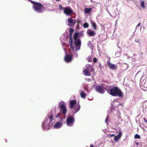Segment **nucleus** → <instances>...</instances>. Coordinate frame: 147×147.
<instances>
[{
  "instance_id": "obj_38",
  "label": "nucleus",
  "mask_w": 147,
  "mask_h": 147,
  "mask_svg": "<svg viewBox=\"0 0 147 147\" xmlns=\"http://www.w3.org/2000/svg\"><path fill=\"white\" fill-rule=\"evenodd\" d=\"M136 144L137 145H139V144L138 142H136Z\"/></svg>"
},
{
  "instance_id": "obj_14",
  "label": "nucleus",
  "mask_w": 147,
  "mask_h": 147,
  "mask_svg": "<svg viewBox=\"0 0 147 147\" xmlns=\"http://www.w3.org/2000/svg\"><path fill=\"white\" fill-rule=\"evenodd\" d=\"M122 136V133L120 131L117 136H115L114 137V140L115 141L117 142L120 138Z\"/></svg>"
},
{
  "instance_id": "obj_25",
  "label": "nucleus",
  "mask_w": 147,
  "mask_h": 147,
  "mask_svg": "<svg viewBox=\"0 0 147 147\" xmlns=\"http://www.w3.org/2000/svg\"><path fill=\"white\" fill-rule=\"evenodd\" d=\"M109 116H107L106 117V119L105 120V122L107 124H108L109 122Z\"/></svg>"
},
{
  "instance_id": "obj_2",
  "label": "nucleus",
  "mask_w": 147,
  "mask_h": 147,
  "mask_svg": "<svg viewBox=\"0 0 147 147\" xmlns=\"http://www.w3.org/2000/svg\"><path fill=\"white\" fill-rule=\"evenodd\" d=\"M52 114L49 115L48 117H46L42 124V127L44 130H47L50 128L51 123L54 120Z\"/></svg>"
},
{
  "instance_id": "obj_13",
  "label": "nucleus",
  "mask_w": 147,
  "mask_h": 147,
  "mask_svg": "<svg viewBox=\"0 0 147 147\" xmlns=\"http://www.w3.org/2000/svg\"><path fill=\"white\" fill-rule=\"evenodd\" d=\"M107 63L108 65L111 69H115L117 68L116 65L111 63L110 61H108Z\"/></svg>"
},
{
  "instance_id": "obj_3",
  "label": "nucleus",
  "mask_w": 147,
  "mask_h": 147,
  "mask_svg": "<svg viewBox=\"0 0 147 147\" xmlns=\"http://www.w3.org/2000/svg\"><path fill=\"white\" fill-rule=\"evenodd\" d=\"M69 104V108L74 114H75L80 110V105L78 104H76V101L75 100H70Z\"/></svg>"
},
{
  "instance_id": "obj_26",
  "label": "nucleus",
  "mask_w": 147,
  "mask_h": 147,
  "mask_svg": "<svg viewBox=\"0 0 147 147\" xmlns=\"http://www.w3.org/2000/svg\"><path fill=\"white\" fill-rule=\"evenodd\" d=\"M134 138L135 139H140V137L139 135L138 134H136L134 136Z\"/></svg>"
},
{
  "instance_id": "obj_5",
  "label": "nucleus",
  "mask_w": 147,
  "mask_h": 147,
  "mask_svg": "<svg viewBox=\"0 0 147 147\" xmlns=\"http://www.w3.org/2000/svg\"><path fill=\"white\" fill-rule=\"evenodd\" d=\"M93 71V66L87 64L83 68V74L86 76H90Z\"/></svg>"
},
{
  "instance_id": "obj_42",
  "label": "nucleus",
  "mask_w": 147,
  "mask_h": 147,
  "mask_svg": "<svg viewBox=\"0 0 147 147\" xmlns=\"http://www.w3.org/2000/svg\"><path fill=\"white\" fill-rule=\"evenodd\" d=\"M119 115H120V112H119Z\"/></svg>"
},
{
  "instance_id": "obj_39",
  "label": "nucleus",
  "mask_w": 147,
  "mask_h": 147,
  "mask_svg": "<svg viewBox=\"0 0 147 147\" xmlns=\"http://www.w3.org/2000/svg\"><path fill=\"white\" fill-rule=\"evenodd\" d=\"M90 147H94V145H93V144H91L90 145Z\"/></svg>"
},
{
  "instance_id": "obj_19",
  "label": "nucleus",
  "mask_w": 147,
  "mask_h": 147,
  "mask_svg": "<svg viewBox=\"0 0 147 147\" xmlns=\"http://www.w3.org/2000/svg\"><path fill=\"white\" fill-rule=\"evenodd\" d=\"M139 2L141 7L143 9L145 8V6L144 5V2L142 0H140Z\"/></svg>"
},
{
  "instance_id": "obj_24",
  "label": "nucleus",
  "mask_w": 147,
  "mask_h": 147,
  "mask_svg": "<svg viewBox=\"0 0 147 147\" xmlns=\"http://www.w3.org/2000/svg\"><path fill=\"white\" fill-rule=\"evenodd\" d=\"M121 51L116 52L115 54V56H116L117 57H119L121 55Z\"/></svg>"
},
{
  "instance_id": "obj_20",
  "label": "nucleus",
  "mask_w": 147,
  "mask_h": 147,
  "mask_svg": "<svg viewBox=\"0 0 147 147\" xmlns=\"http://www.w3.org/2000/svg\"><path fill=\"white\" fill-rule=\"evenodd\" d=\"M81 97L82 98H85L86 96V94L83 91H81L80 93Z\"/></svg>"
},
{
  "instance_id": "obj_6",
  "label": "nucleus",
  "mask_w": 147,
  "mask_h": 147,
  "mask_svg": "<svg viewBox=\"0 0 147 147\" xmlns=\"http://www.w3.org/2000/svg\"><path fill=\"white\" fill-rule=\"evenodd\" d=\"M59 107L61 113L65 115L67 112V110L65 102L63 101H60L59 103Z\"/></svg>"
},
{
  "instance_id": "obj_37",
  "label": "nucleus",
  "mask_w": 147,
  "mask_h": 147,
  "mask_svg": "<svg viewBox=\"0 0 147 147\" xmlns=\"http://www.w3.org/2000/svg\"><path fill=\"white\" fill-rule=\"evenodd\" d=\"M88 62H90L91 61V59H90V58H88Z\"/></svg>"
},
{
  "instance_id": "obj_33",
  "label": "nucleus",
  "mask_w": 147,
  "mask_h": 147,
  "mask_svg": "<svg viewBox=\"0 0 147 147\" xmlns=\"http://www.w3.org/2000/svg\"><path fill=\"white\" fill-rule=\"evenodd\" d=\"M59 7L60 9H63L64 10V9H63L64 8H63L62 6H61V5L60 4L59 5Z\"/></svg>"
},
{
  "instance_id": "obj_27",
  "label": "nucleus",
  "mask_w": 147,
  "mask_h": 147,
  "mask_svg": "<svg viewBox=\"0 0 147 147\" xmlns=\"http://www.w3.org/2000/svg\"><path fill=\"white\" fill-rule=\"evenodd\" d=\"M61 112H60V113H59L57 114L56 115H55V118H57L60 117V116L61 115Z\"/></svg>"
},
{
  "instance_id": "obj_30",
  "label": "nucleus",
  "mask_w": 147,
  "mask_h": 147,
  "mask_svg": "<svg viewBox=\"0 0 147 147\" xmlns=\"http://www.w3.org/2000/svg\"><path fill=\"white\" fill-rule=\"evenodd\" d=\"M115 135L114 134H109V137H111L114 136Z\"/></svg>"
},
{
  "instance_id": "obj_9",
  "label": "nucleus",
  "mask_w": 147,
  "mask_h": 147,
  "mask_svg": "<svg viewBox=\"0 0 147 147\" xmlns=\"http://www.w3.org/2000/svg\"><path fill=\"white\" fill-rule=\"evenodd\" d=\"M75 56L76 57V55L74 53L73 50L70 54L67 55L66 54L64 57V60L66 62H69L71 61L72 59V56Z\"/></svg>"
},
{
  "instance_id": "obj_7",
  "label": "nucleus",
  "mask_w": 147,
  "mask_h": 147,
  "mask_svg": "<svg viewBox=\"0 0 147 147\" xmlns=\"http://www.w3.org/2000/svg\"><path fill=\"white\" fill-rule=\"evenodd\" d=\"M31 2L34 4L33 7L35 11L38 13H40L42 7V5L40 3L34 1H32Z\"/></svg>"
},
{
  "instance_id": "obj_21",
  "label": "nucleus",
  "mask_w": 147,
  "mask_h": 147,
  "mask_svg": "<svg viewBox=\"0 0 147 147\" xmlns=\"http://www.w3.org/2000/svg\"><path fill=\"white\" fill-rule=\"evenodd\" d=\"M88 46L91 49H92L93 48V45L91 43L90 41H89L88 42Z\"/></svg>"
},
{
  "instance_id": "obj_32",
  "label": "nucleus",
  "mask_w": 147,
  "mask_h": 147,
  "mask_svg": "<svg viewBox=\"0 0 147 147\" xmlns=\"http://www.w3.org/2000/svg\"><path fill=\"white\" fill-rule=\"evenodd\" d=\"M97 61V59L95 58H94L93 59V61L94 63H96V62Z\"/></svg>"
},
{
  "instance_id": "obj_15",
  "label": "nucleus",
  "mask_w": 147,
  "mask_h": 147,
  "mask_svg": "<svg viewBox=\"0 0 147 147\" xmlns=\"http://www.w3.org/2000/svg\"><path fill=\"white\" fill-rule=\"evenodd\" d=\"M75 21L74 20H73L71 18H69L67 20V23L68 24L69 26H71V25L69 24H74L75 23Z\"/></svg>"
},
{
  "instance_id": "obj_40",
  "label": "nucleus",
  "mask_w": 147,
  "mask_h": 147,
  "mask_svg": "<svg viewBox=\"0 0 147 147\" xmlns=\"http://www.w3.org/2000/svg\"><path fill=\"white\" fill-rule=\"evenodd\" d=\"M144 120L145 121H146V122H147V121L146 120V119L145 118H144Z\"/></svg>"
},
{
  "instance_id": "obj_16",
  "label": "nucleus",
  "mask_w": 147,
  "mask_h": 147,
  "mask_svg": "<svg viewBox=\"0 0 147 147\" xmlns=\"http://www.w3.org/2000/svg\"><path fill=\"white\" fill-rule=\"evenodd\" d=\"M119 102L117 101V100H114L113 102L111 103V105L112 106L114 107H118Z\"/></svg>"
},
{
  "instance_id": "obj_10",
  "label": "nucleus",
  "mask_w": 147,
  "mask_h": 147,
  "mask_svg": "<svg viewBox=\"0 0 147 147\" xmlns=\"http://www.w3.org/2000/svg\"><path fill=\"white\" fill-rule=\"evenodd\" d=\"M60 121L59 122H57L54 125L53 127L55 129H59L61 127L63 124L62 121L63 119L62 117L60 118Z\"/></svg>"
},
{
  "instance_id": "obj_28",
  "label": "nucleus",
  "mask_w": 147,
  "mask_h": 147,
  "mask_svg": "<svg viewBox=\"0 0 147 147\" xmlns=\"http://www.w3.org/2000/svg\"><path fill=\"white\" fill-rule=\"evenodd\" d=\"M84 89L87 92H90V91L89 90L88 88L86 87H84Z\"/></svg>"
},
{
  "instance_id": "obj_34",
  "label": "nucleus",
  "mask_w": 147,
  "mask_h": 147,
  "mask_svg": "<svg viewBox=\"0 0 147 147\" xmlns=\"http://www.w3.org/2000/svg\"><path fill=\"white\" fill-rule=\"evenodd\" d=\"M123 106V104L122 103H119V102L118 106Z\"/></svg>"
},
{
  "instance_id": "obj_35",
  "label": "nucleus",
  "mask_w": 147,
  "mask_h": 147,
  "mask_svg": "<svg viewBox=\"0 0 147 147\" xmlns=\"http://www.w3.org/2000/svg\"><path fill=\"white\" fill-rule=\"evenodd\" d=\"M141 25V23H139L137 25V26H136V28H137V27H139L140 26V25Z\"/></svg>"
},
{
  "instance_id": "obj_29",
  "label": "nucleus",
  "mask_w": 147,
  "mask_h": 147,
  "mask_svg": "<svg viewBox=\"0 0 147 147\" xmlns=\"http://www.w3.org/2000/svg\"><path fill=\"white\" fill-rule=\"evenodd\" d=\"M85 80L88 82H91L92 81V80L90 78H85Z\"/></svg>"
},
{
  "instance_id": "obj_18",
  "label": "nucleus",
  "mask_w": 147,
  "mask_h": 147,
  "mask_svg": "<svg viewBox=\"0 0 147 147\" xmlns=\"http://www.w3.org/2000/svg\"><path fill=\"white\" fill-rule=\"evenodd\" d=\"M92 10L91 8H88L86 7H85L84 11L85 13H90Z\"/></svg>"
},
{
  "instance_id": "obj_22",
  "label": "nucleus",
  "mask_w": 147,
  "mask_h": 147,
  "mask_svg": "<svg viewBox=\"0 0 147 147\" xmlns=\"http://www.w3.org/2000/svg\"><path fill=\"white\" fill-rule=\"evenodd\" d=\"M91 24H92V27L94 28V30H96V24L94 22L92 21V20H91Z\"/></svg>"
},
{
  "instance_id": "obj_8",
  "label": "nucleus",
  "mask_w": 147,
  "mask_h": 147,
  "mask_svg": "<svg viewBox=\"0 0 147 147\" xmlns=\"http://www.w3.org/2000/svg\"><path fill=\"white\" fill-rule=\"evenodd\" d=\"M75 119L74 117L71 116H68L66 119V125L69 127H73L74 124Z\"/></svg>"
},
{
  "instance_id": "obj_12",
  "label": "nucleus",
  "mask_w": 147,
  "mask_h": 147,
  "mask_svg": "<svg viewBox=\"0 0 147 147\" xmlns=\"http://www.w3.org/2000/svg\"><path fill=\"white\" fill-rule=\"evenodd\" d=\"M64 13L67 15H69L73 11L70 7H66L63 8Z\"/></svg>"
},
{
  "instance_id": "obj_41",
  "label": "nucleus",
  "mask_w": 147,
  "mask_h": 147,
  "mask_svg": "<svg viewBox=\"0 0 147 147\" xmlns=\"http://www.w3.org/2000/svg\"><path fill=\"white\" fill-rule=\"evenodd\" d=\"M129 58H130V57H127V59H129Z\"/></svg>"
},
{
  "instance_id": "obj_11",
  "label": "nucleus",
  "mask_w": 147,
  "mask_h": 147,
  "mask_svg": "<svg viewBox=\"0 0 147 147\" xmlns=\"http://www.w3.org/2000/svg\"><path fill=\"white\" fill-rule=\"evenodd\" d=\"M96 91L99 93L103 94L104 93L105 90L103 86L98 85L96 86L95 88Z\"/></svg>"
},
{
  "instance_id": "obj_31",
  "label": "nucleus",
  "mask_w": 147,
  "mask_h": 147,
  "mask_svg": "<svg viewBox=\"0 0 147 147\" xmlns=\"http://www.w3.org/2000/svg\"><path fill=\"white\" fill-rule=\"evenodd\" d=\"M113 107V106L111 108V111L112 112H113L115 110L114 108Z\"/></svg>"
},
{
  "instance_id": "obj_17",
  "label": "nucleus",
  "mask_w": 147,
  "mask_h": 147,
  "mask_svg": "<svg viewBox=\"0 0 147 147\" xmlns=\"http://www.w3.org/2000/svg\"><path fill=\"white\" fill-rule=\"evenodd\" d=\"M87 33L90 36H92L95 35V32L91 30H88L87 32Z\"/></svg>"
},
{
  "instance_id": "obj_1",
  "label": "nucleus",
  "mask_w": 147,
  "mask_h": 147,
  "mask_svg": "<svg viewBox=\"0 0 147 147\" xmlns=\"http://www.w3.org/2000/svg\"><path fill=\"white\" fill-rule=\"evenodd\" d=\"M78 36L79 34L78 33H76L74 34V46H73V42L71 35L70 36L69 35L70 39L69 41L70 47L73 50L74 53L76 55V58L78 57L77 51L80 50L81 46V41L80 39L78 38Z\"/></svg>"
},
{
  "instance_id": "obj_4",
  "label": "nucleus",
  "mask_w": 147,
  "mask_h": 147,
  "mask_svg": "<svg viewBox=\"0 0 147 147\" xmlns=\"http://www.w3.org/2000/svg\"><path fill=\"white\" fill-rule=\"evenodd\" d=\"M108 92L110 94L113 96H119L122 97L123 94L122 92L118 88L114 87V88H111L110 90H108Z\"/></svg>"
},
{
  "instance_id": "obj_36",
  "label": "nucleus",
  "mask_w": 147,
  "mask_h": 147,
  "mask_svg": "<svg viewBox=\"0 0 147 147\" xmlns=\"http://www.w3.org/2000/svg\"><path fill=\"white\" fill-rule=\"evenodd\" d=\"M73 29L70 28V33H71L72 32H73Z\"/></svg>"
},
{
  "instance_id": "obj_45",
  "label": "nucleus",
  "mask_w": 147,
  "mask_h": 147,
  "mask_svg": "<svg viewBox=\"0 0 147 147\" xmlns=\"http://www.w3.org/2000/svg\"><path fill=\"white\" fill-rule=\"evenodd\" d=\"M86 147H88V146H86Z\"/></svg>"
},
{
  "instance_id": "obj_43",
  "label": "nucleus",
  "mask_w": 147,
  "mask_h": 147,
  "mask_svg": "<svg viewBox=\"0 0 147 147\" xmlns=\"http://www.w3.org/2000/svg\"><path fill=\"white\" fill-rule=\"evenodd\" d=\"M57 1H59V0H56Z\"/></svg>"
},
{
  "instance_id": "obj_23",
  "label": "nucleus",
  "mask_w": 147,
  "mask_h": 147,
  "mask_svg": "<svg viewBox=\"0 0 147 147\" xmlns=\"http://www.w3.org/2000/svg\"><path fill=\"white\" fill-rule=\"evenodd\" d=\"M83 26L84 28H88L89 27V25L87 23H85L84 24Z\"/></svg>"
},
{
  "instance_id": "obj_44",
  "label": "nucleus",
  "mask_w": 147,
  "mask_h": 147,
  "mask_svg": "<svg viewBox=\"0 0 147 147\" xmlns=\"http://www.w3.org/2000/svg\"><path fill=\"white\" fill-rule=\"evenodd\" d=\"M110 15H111H111L110 14Z\"/></svg>"
}]
</instances>
